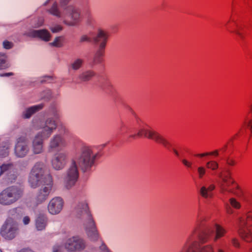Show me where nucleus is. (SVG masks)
I'll list each match as a JSON object with an SVG mask.
<instances>
[{"instance_id":"nucleus-1","label":"nucleus","mask_w":252,"mask_h":252,"mask_svg":"<svg viewBox=\"0 0 252 252\" xmlns=\"http://www.w3.org/2000/svg\"><path fill=\"white\" fill-rule=\"evenodd\" d=\"M99 156L98 152H94L91 147H82L72 159L70 166L67 171L64 180L65 188L69 189L75 185L79 177L78 167L83 172L90 170Z\"/></svg>"},{"instance_id":"nucleus-2","label":"nucleus","mask_w":252,"mask_h":252,"mask_svg":"<svg viewBox=\"0 0 252 252\" xmlns=\"http://www.w3.org/2000/svg\"><path fill=\"white\" fill-rule=\"evenodd\" d=\"M73 214L76 217L84 221L86 233L89 240L92 242L99 241L101 237L86 200L79 201L76 203L74 208Z\"/></svg>"},{"instance_id":"nucleus-3","label":"nucleus","mask_w":252,"mask_h":252,"mask_svg":"<svg viewBox=\"0 0 252 252\" xmlns=\"http://www.w3.org/2000/svg\"><path fill=\"white\" fill-rule=\"evenodd\" d=\"M69 0H61L60 7L57 2H54L48 12L52 15L61 18L64 24L68 26H74L78 23L81 19L80 11L73 6H67Z\"/></svg>"},{"instance_id":"nucleus-4","label":"nucleus","mask_w":252,"mask_h":252,"mask_svg":"<svg viewBox=\"0 0 252 252\" xmlns=\"http://www.w3.org/2000/svg\"><path fill=\"white\" fill-rule=\"evenodd\" d=\"M198 214H200L201 215V220H200V224L198 229V235L197 237V238H198L199 239V241H197L200 243V245L201 246H204L203 244L208 241L210 237L214 235L215 230L216 231V235L214 237L215 241H216L218 239L223 237L225 235L226 232V230L224 229L220 225L217 224H215L213 227H208L202 234L200 235L199 234L200 228L201 226L202 222L204 219L202 210L200 208L198 210L196 216V221L191 229L196 225L197 223V215Z\"/></svg>"},{"instance_id":"nucleus-5","label":"nucleus","mask_w":252,"mask_h":252,"mask_svg":"<svg viewBox=\"0 0 252 252\" xmlns=\"http://www.w3.org/2000/svg\"><path fill=\"white\" fill-rule=\"evenodd\" d=\"M86 247L85 240L79 236H75L66 239L63 245H55L53 252H63L64 249L70 252H80Z\"/></svg>"},{"instance_id":"nucleus-6","label":"nucleus","mask_w":252,"mask_h":252,"mask_svg":"<svg viewBox=\"0 0 252 252\" xmlns=\"http://www.w3.org/2000/svg\"><path fill=\"white\" fill-rule=\"evenodd\" d=\"M218 177L220 178L218 185L222 194L231 193L239 195L240 193L239 187L232 178L230 171H226L223 173L220 172L219 174Z\"/></svg>"},{"instance_id":"nucleus-7","label":"nucleus","mask_w":252,"mask_h":252,"mask_svg":"<svg viewBox=\"0 0 252 252\" xmlns=\"http://www.w3.org/2000/svg\"><path fill=\"white\" fill-rule=\"evenodd\" d=\"M238 232L244 240L250 242L252 240V210L246 216L239 219Z\"/></svg>"},{"instance_id":"nucleus-8","label":"nucleus","mask_w":252,"mask_h":252,"mask_svg":"<svg viewBox=\"0 0 252 252\" xmlns=\"http://www.w3.org/2000/svg\"><path fill=\"white\" fill-rule=\"evenodd\" d=\"M23 191L19 187L12 186L7 188L0 193V204L10 205L18 201L22 196Z\"/></svg>"},{"instance_id":"nucleus-9","label":"nucleus","mask_w":252,"mask_h":252,"mask_svg":"<svg viewBox=\"0 0 252 252\" xmlns=\"http://www.w3.org/2000/svg\"><path fill=\"white\" fill-rule=\"evenodd\" d=\"M49 174L44 175V164L39 162L32 167L29 177V182L32 188H35L44 183L45 179Z\"/></svg>"},{"instance_id":"nucleus-10","label":"nucleus","mask_w":252,"mask_h":252,"mask_svg":"<svg viewBox=\"0 0 252 252\" xmlns=\"http://www.w3.org/2000/svg\"><path fill=\"white\" fill-rule=\"evenodd\" d=\"M136 136L139 137L144 136L162 145L165 148L169 149L171 147V145L168 141L161 135L154 130H150L144 127L141 128L139 130L137 134H130L129 138L134 139Z\"/></svg>"},{"instance_id":"nucleus-11","label":"nucleus","mask_w":252,"mask_h":252,"mask_svg":"<svg viewBox=\"0 0 252 252\" xmlns=\"http://www.w3.org/2000/svg\"><path fill=\"white\" fill-rule=\"evenodd\" d=\"M19 233L18 224L12 218H8L1 229V235L5 239L11 240L16 237Z\"/></svg>"},{"instance_id":"nucleus-12","label":"nucleus","mask_w":252,"mask_h":252,"mask_svg":"<svg viewBox=\"0 0 252 252\" xmlns=\"http://www.w3.org/2000/svg\"><path fill=\"white\" fill-rule=\"evenodd\" d=\"M68 132V129L65 126H62L60 129V134H56L50 139L48 147L50 152L61 150L66 146L65 140L61 134H67Z\"/></svg>"},{"instance_id":"nucleus-13","label":"nucleus","mask_w":252,"mask_h":252,"mask_svg":"<svg viewBox=\"0 0 252 252\" xmlns=\"http://www.w3.org/2000/svg\"><path fill=\"white\" fill-rule=\"evenodd\" d=\"M226 29L231 33H235L238 40H242L245 38V25L241 22H237L234 18L227 21L224 24Z\"/></svg>"},{"instance_id":"nucleus-14","label":"nucleus","mask_w":252,"mask_h":252,"mask_svg":"<svg viewBox=\"0 0 252 252\" xmlns=\"http://www.w3.org/2000/svg\"><path fill=\"white\" fill-rule=\"evenodd\" d=\"M46 181L41 184L43 186L38 192L36 199L37 204H40L46 200L53 186V180L51 175L47 176L45 178Z\"/></svg>"},{"instance_id":"nucleus-15","label":"nucleus","mask_w":252,"mask_h":252,"mask_svg":"<svg viewBox=\"0 0 252 252\" xmlns=\"http://www.w3.org/2000/svg\"><path fill=\"white\" fill-rule=\"evenodd\" d=\"M57 124L53 118H48L40 125L41 130L37 134L47 139L57 128Z\"/></svg>"},{"instance_id":"nucleus-16","label":"nucleus","mask_w":252,"mask_h":252,"mask_svg":"<svg viewBox=\"0 0 252 252\" xmlns=\"http://www.w3.org/2000/svg\"><path fill=\"white\" fill-rule=\"evenodd\" d=\"M68 159V153L67 152H61L57 153L54 155L52 158V166L55 170H62L66 165Z\"/></svg>"},{"instance_id":"nucleus-17","label":"nucleus","mask_w":252,"mask_h":252,"mask_svg":"<svg viewBox=\"0 0 252 252\" xmlns=\"http://www.w3.org/2000/svg\"><path fill=\"white\" fill-rule=\"evenodd\" d=\"M29 150L30 148L27 138L25 136L18 138L15 147V153L16 156L23 158L28 154Z\"/></svg>"},{"instance_id":"nucleus-18","label":"nucleus","mask_w":252,"mask_h":252,"mask_svg":"<svg viewBox=\"0 0 252 252\" xmlns=\"http://www.w3.org/2000/svg\"><path fill=\"white\" fill-rule=\"evenodd\" d=\"M109 36L108 32L101 29L98 30L93 40L94 43L98 46V49L105 50Z\"/></svg>"},{"instance_id":"nucleus-19","label":"nucleus","mask_w":252,"mask_h":252,"mask_svg":"<svg viewBox=\"0 0 252 252\" xmlns=\"http://www.w3.org/2000/svg\"><path fill=\"white\" fill-rule=\"evenodd\" d=\"M0 176L5 174L6 175V179L9 182H12L16 179V171L13 164H3L0 166Z\"/></svg>"},{"instance_id":"nucleus-20","label":"nucleus","mask_w":252,"mask_h":252,"mask_svg":"<svg viewBox=\"0 0 252 252\" xmlns=\"http://www.w3.org/2000/svg\"><path fill=\"white\" fill-rule=\"evenodd\" d=\"M64 205L63 199L60 197H56L50 200L48 205L49 212L52 215L59 214L63 209Z\"/></svg>"},{"instance_id":"nucleus-21","label":"nucleus","mask_w":252,"mask_h":252,"mask_svg":"<svg viewBox=\"0 0 252 252\" xmlns=\"http://www.w3.org/2000/svg\"><path fill=\"white\" fill-rule=\"evenodd\" d=\"M46 139L36 134L32 142V151L34 154H39L43 151L44 140Z\"/></svg>"},{"instance_id":"nucleus-22","label":"nucleus","mask_w":252,"mask_h":252,"mask_svg":"<svg viewBox=\"0 0 252 252\" xmlns=\"http://www.w3.org/2000/svg\"><path fill=\"white\" fill-rule=\"evenodd\" d=\"M27 34L30 37H38L45 41H49L51 37L50 32L45 29L40 30H32L29 32Z\"/></svg>"},{"instance_id":"nucleus-23","label":"nucleus","mask_w":252,"mask_h":252,"mask_svg":"<svg viewBox=\"0 0 252 252\" xmlns=\"http://www.w3.org/2000/svg\"><path fill=\"white\" fill-rule=\"evenodd\" d=\"M215 189V186L213 184L208 186L205 185L201 187L199 193L202 197L205 199L210 198L213 196V191Z\"/></svg>"},{"instance_id":"nucleus-24","label":"nucleus","mask_w":252,"mask_h":252,"mask_svg":"<svg viewBox=\"0 0 252 252\" xmlns=\"http://www.w3.org/2000/svg\"><path fill=\"white\" fill-rule=\"evenodd\" d=\"M48 223V219L46 215L39 214L35 219V226L37 230L44 229Z\"/></svg>"},{"instance_id":"nucleus-25","label":"nucleus","mask_w":252,"mask_h":252,"mask_svg":"<svg viewBox=\"0 0 252 252\" xmlns=\"http://www.w3.org/2000/svg\"><path fill=\"white\" fill-rule=\"evenodd\" d=\"M95 75V72L91 70L82 72L78 76L77 83H81L90 81Z\"/></svg>"},{"instance_id":"nucleus-26","label":"nucleus","mask_w":252,"mask_h":252,"mask_svg":"<svg viewBox=\"0 0 252 252\" xmlns=\"http://www.w3.org/2000/svg\"><path fill=\"white\" fill-rule=\"evenodd\" d=\"M43 106V104H40L26 109L22 113V118L24 119L30 118L34 113L42 109Z\"/></svg>"},{"instance_id":"nucleus-27","label":"nucleus","mask_w":252,"mask_h":252,"mask_svg":"<svg viewBox=\"0 0 252 252\" xmlns=\"http://www.w3.org/2000/svg\"><path fill=\"white\" fill-rule=\"evenodd\" d=\"M104 53L105 50L97 49L94 55L93 61L91 63V65L92 66L102 63L103 62V56L104 55Z\"/></svg>"},{"instance_id":"nucleus-28","label":"nucleus","mask_w":252,"mask_h":252,"mask_svg":"<svg viewBox=\"0 0 252 252\" xmlns=\"http://www.w3.org/2000/svg\"><path fill=\"white\" fill-rule=\"evenodd\" d=\"M100 87L106 93H110L113 90V86L107 78H103L100 81Z\"/></svg>"},{"instance_id":"nucleus-29","label":"nucleus","mask_w":252,"mask_h":252,"mask_svg":"<svg viewBox=\"0 0 252 252\" xmlns=\"http://www.w3.org/2000/svg\"><path fill=\"white\" fill-rule=\"evenodd\" d=\"M205 166L208 170L211 171L214 173L216 172L219 167V163L214 160L207 161L205 163Z\"/></svg>"},{"instance_id":"nucleus-30","label":"nucleus","mask_w":252,"mask_h":252,"mask_svg":"<svg viewBox=\"0 0 252 252\" xmlns=\"http://www.w3.org/2000/svg\"><path fill=\"white\" fill-rule=\"evenodd\" d=\"M84 63V60L82 59L78 58L74 60L70 64V67L74 70L79 69Z\"/></svg>"},{"instance_id":"nucleus-31","label":"nucleus","mask_w":252,"mask_h":252,"mask_svg":"<svg viewBox=\"0 0 252 252\" xmlns=\"http://www.w3.org/2000/svg\"><path fill=\"white\" fill-rule=\"evenodd\" d=\"M133 128L127 125L124 122H122L120 124V131L122 134H126L130 133L132 132Z\"/></svg>"},{"instance_id":"nucleus-32","label":"nucleus","mask_w":252,"mask_h":252,"mask_svg":"<svg viewBox=\"0 0 252 252\" xmlns=\"http://www.w3.org/2000/svg\"><path fill=\"white\" fill-rule=\"evenodd\" d=\"M64 37L63 36L57 37L53 42L50 43L49 45L55 47L60 48L63 46Z\"/></svg>"},{"instance_id":"nucleus-33","label":"nucleus","mask_w":252,"mask_h":252,"mask_svg":"<svg viewBox=\"0 0 252 252\" xmlns=\"http://www.w3.org/2000/svg\"><path fill=\"white\" fill-rule=\"evenodd\" d=\"M9 66L6 63V57L4 54L0 53V69H4Z\"/></svg>"},{"instance_id":"nucleus-34","label":"nucleus","mask_w":252,"mask_h":252,"mask_svg":"<svg viewBox=\"0 0 252 252\" xmlns=\"http://www.w3.org/2000/svg\"><path fill=\"white\" fill-rule=\"evenodd\" d=\"M220 155L219 153V150H216L214 151L211 152H206L202 154H197L195 155V157H199V158H203L206 156H214L215 157H218Z\"/></svg>"},{"instance_id":"nucleus-35","label":"nucleus","mask_w":252,"mask_h":252,"mask_svg":"<svg viewBox=\"0 0 252 252\" xmlns=\"http://www.w3.org/2000/svg\"><path fill=\"white\" fill-rule=\"evenodd\" d=\"M207 169L206 166H200L197 168V172L199 179H202L206 174Z\"/></svg>"},{"instance_id":"nucleus-36","label":"nucleus","mask_w":252,"mask_h":252,"mask_svg":"<svg viewBox=\"0 0 252 252\" xmlns=\"http://www.w3.org/2000/svg\"><path fill=\"white\" fill-rule=\"evenodd\" d=\"M97 242H99L100 243V245L99 247V250L102 252H111L106 244L104 243V241L102 240L101 238L97 241Z\"/></svg>"},{"instance_id":"nucleus-37","label":"nucleus","mask_w":252,"mask_h":252,"mask_svg":"<svg viewBox=\"0 0 252 252\" xmlns=\"http://www.w3.org/2000/svg\"><path fill=\"white\" fill-rule=\"evenodd\" d=\"M229 203L231 206L236 209H239L241 208V204L239 202H238L235 198H231L229 199Z\"/></svg>"},{"instance_id":"nucleus-38","label":"nucleus","mask_w":252,"mask_h":252,"mask_svg":"<svg viewBox=\"0 0 252 252\" xmlns=\"http://www.w3.org/2000/svg\"><path fill=\"white\" fill-rule=\"evenodd\" d=\"M200 252H214L213 247L211 245L201 246Z\"/></svg>"},{"instance_id":"nucleus-39","label":"nucleus","mask_w":252,"mask_h":252,"mask_svg":"<svg viewBox=\"0 0 252 252\" xmlns=\"http://www.w3.org/2000/svg\"><path fill=\"white\" fill-rule=\"evenodd\" d=\"M8 147L7 146H4L0 148V157H5L8 156Z\"/></svg>"},{"instance_id":"nucleus-40","label":"nucleus","mask_w":252,"mask_h":252,"mask_svg":"<svg viewBox=\"0 0 252 252\" xmlns=\"http://www.w3.org/2000/svg\"><path fill=\"white\" fill-rule=\"evenodd\" d=\"M182 162L183 164L188 168H191L192 165V163L191 161H189L186 159H181Z\"/></svg>"},{"instance_id":"nucleus-41","label":"nucleus","mask_w":252,"mask_h":252,"mask_svg":"<svg viewBox=\"0 0 252 252\" xmlns=\"http://www.w3.org/2000/svg\"><path fill=\"white\" fill-rule=\"evenodd\" d=\"M62 30V27L60 25L55 26L54 27L51 28V30L53 32H57Z\"/></svg>"},{"instance_id":"nucleus-42","label":"nucleus","mask_w":252,"mask_h":252,"mask_svg":"<svg viewBox=\"0 0 252 252\" xmlns=\"http://www.w3.org/2000/svg\"><path fill=\"white\" fill-rule=\"evenodd\" d=\"M227 144H226L224 145L221 148L218 149V150H219V153L220 155H223V154H224V153L226 151L227 149Z\"/></svg>"},{"instance_id":"nucleus-43","label":"nucleus","mask_w":252,"mask_h":252,"mask_svg":"<svg viewBox=\"0 0 252 252\" xmlns=\"http://www.w3.org/2000/svg\"><path fill=\"white\" fill-rule=\"evenodd\" d=\"M91 39L87 35H83L81 37L80 39V42H90Z\"/></svg>"},{"instance_id":"nucleus-44","label":"nucleus","mask_w":252,"mask_h":252,"mask_svg":"<svg viewBox=\"0 0 252 252\" xmlns=\"http://www.w3.org/2000/svg\"><path fill=\"white\" fill-rule=\"evenodd\" d=\"M3 47L4 48L9 49H10L12 47V43L9 42V41H4L3 43Z\"/></svg>"},{"instance_id":"nucleus-45","label":"nucleus","mask_w":252,"mask_h":252,"mask_svg":"<svg viewBox=\"0 0 252 252\" xmlns=\"http://www.w3.org/2000/svg\"><path fill=\"white\" fill-rule=\"evenodd\" d=\"M246 126L250 128V130L252 132V119L248 120L245 122Z\"/></svg>"},{"instance_id":"nucleus-46","label":"nucleus","mask_w":252,"mask_h":252,"mask_svg":"<svg viewBox=\"0 0 252 252\" xmlns=\"http://www.w3.org/2000/svg\"><path fill=\"white\" fill-rule=\"evenodd\" d=\"M232 244L233 246L236 248L239 247V246H240L239 243L238 241V240L235 238H233L232 240Z\"/></svg>"},{"instance_id":"nucleus-47","label":"nucleus","mask_w":252,"mask_h":252,"mask_svg":"<svg viewBox=\"0 0 252 252\" xmlns=\"http://www.w3.org/2000/svg\"><path fill=\"white\" fill-rule=\"evenodd\" d=\"M226 163L229 165L233 166L235 164V161L232 159L228 158L226 159Z\"/></svg>"},{"instance_id":"nucleus-48","label":"nucleus","mask_w":252,"mask_h":252,"mask_svg":"<svg viewBox=\"0 0 252 252\" xmlns=\"http://www.w3.org/2000/svg\"><path fill=\"white\" fill-rule=\"evenodd\" d=\"M171 145V147L169 148V149H168V150H172L173 152H174V153L175 154V155L177 157H179V154L178 153V152L174 148H172V144L169 142L168 141ZM167 149V148H166Z\"/></svg>"},{"instance_id":"nucleus-49","label":"nucleus","mask_w":252,"mask_h":252,"mask_svg":"<svg viewBox=\"0 0 252 252\" xmlns=\"http://www.w3.org/2000/svg\"><path fill=\"white\" fill-rule=\"evenodd\" d=\"M30 221V219L29 217H25L23 219V222L25 224H28Z\"/></svg>"},{"instance_id":"nucleus-50","label":"nucleus","mask_w":252,"mask_h":252,"mask_svg":"<svg viewBox=\"0 0 252 252\" xmlns=\"http://www.w3.org/2000/svg\"><path fill=\"white\" fill-rule=\"evenodd\" d=\"M12 75H13V73L12 72L0 74V76H1V77H8V76H12Z\"/></svg>"},{"instance_id":"nucleus-51","label":"nucleus","mask_w":252,"mask_h":252,"mask_svg":"<svg viewBox=\"0 0 252 252\" xmlns=\"http://www.w3.org/2000/svg\"><path fill=\"white\" fill-rule=\"evenodd\" d=\"M44 20L42 19H40L39 20V23L37 24L36 27H40L43 24Z\"/></svg>"},{"instance_id":"nucleus-52","label":"nucleus","mask_w":252,"mask_h":252,"mask_svg":"<svg viewBox=\"0 0 252 252\" xmlns=\"http://www.w3.org/2000/svg\"><path fill=\"white\" fill-rule=\"evenodd\" d=\"M226 209L228 214H231L233 213V211L230 207H227Z\"/></svg>"},{"instance_id":"nucleus-53","label":"nucleus","mask_w":252,"mask_h":252,"mask_svg":"<svg viewBox=\"0 0 252 252\" xmlns=\"http://www.w3.org/2000/svg\"><path fill=\"white\" fill-rule=\"evenodd\" d=\"M19 252H31V251L28 249H23L20 251Z\"/></svg>"},{"instance_id":"nucleus-54","label":"nucleus","mask_w":252,"mask_h":252,"mask_svg":"<svg viewBox=\"0 0 252 252\" xmlns=\"http://www.w3.org/2000/svg\"><path fill=\"white\" fill-rule=\"evenodd\" d=\"M59 117H60L59 114H58V113H57V114H56L55 115V118H56V119H57L58 118H59Z\"/></svg>"},{"instance_id":"nucleus-55","label":"nucleus","mask_w":252,"mask_h":252,"mask_svg":"<svg viewBox=\"0 0 252 252\" xmlns=\"http://www.w3.org/2000/svg\"><path fill=\"white\" fill-rule=\"evenodd\" d=\"M217 252H224L221 249H218L217 250Z\"/></svg>"},{"instance_id":"nucleus-56","label":"nucleus","mask_w":252,"mask_h":252,"mask_svg":"<svg viewBox=\"0 0 252 252\" xmlns=\"http://www.w3.org/2000/svg\"><path fill=\"white\" fill-rule=\"evenodd\" d=\"M234 0H232V6H233L234 4Z\"/></svg>"},{"instance_id":"nucleus-57","label":"nucleus","mask_w":252,"mask_h":252,"mask_svg":"<svg viewBox=\"0 0 252 252\" xmlns=\"http://www.w3.org/2000/svg\"><path fill=\"white\" fill-rule=\"evenodd\" d=\"M250 109L252 111V103L251 104L250 106Z\"/></svg>"},{"instance_id":"nucleus-58","label":"nucleus","mask_w":252,"mask_h":252,"mask_svg":"<svg viewBox=\"0 0 252 252\" xmlns=\"http://www.w3.org/2000/svg\"><path fill=\"white\" fill-rule=\"evenodd\" d=\"M0 252H2L0 250Z\"/></svg>"}]
</instances>
